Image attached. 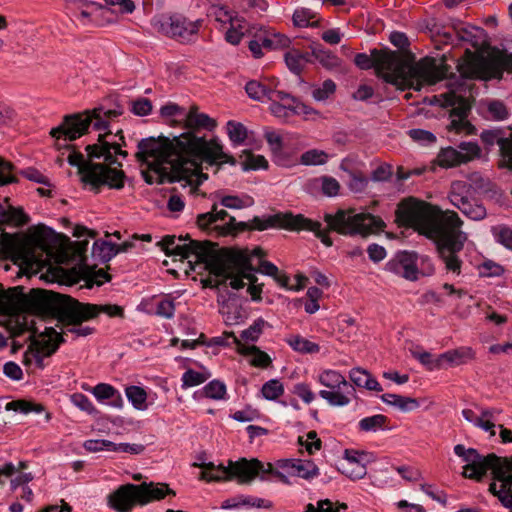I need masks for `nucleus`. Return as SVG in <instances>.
<instances>
[{
    "label": "nucleus",
    "mask_w": 512,
    "mask_h": 512,
    "mask_svg": "<svg viewBox=\"0 0 512 512\" xmlns=\"http://www.w3.org/2000/svg\"><path fill=\"white\" fill-rule=\"evenodd\" d=\"M183 127L187 132L173 139L167 137L147 138L138 143L136 157L139 162L147 165L142 171L148 184L178 181L182 187H189L194 193L199 185L207 179L200 171L203 162L209 164H236V160L223 151L217 138L207 140L194 131L212 130L216 123L205 113H200L193 105L184 113Z\"/></svg>",
    "instance_id": "1"
},
{
    "label": "nucleus",
    "mask_w": 512,
    "mask_h": 512,
    "mask_svg": "<svg viewBox=\"0 0 512 512\" xmlns=\"http://www.w3.org/2000/svg\"><path fill=\"white\" fill-rule=\"evenodd\" d=\"M122 114L121 109L95 108L66 116L61 125L50 131L57 149H68V163L77 167L81 181L95 192L102 187H124L125 175L117 157L125 158L127 152L116 140L119 137L123 142L124 137L121 130L115 134L109 130L110 122Z\"/></svg>",
    "instance_id": "2"
},
{
    "label": "nucleus",
    "mask_w": 512,
    "mask_h": 512,
    "mask_svg": "<svg viewBox=\"0 0 512 512\" xmlns=\"http://www.w3.org/2000/svg\"><path fill=\"white\" fill-rule=\"evenodd\" d=\"M396 216L401 224L413 227L420 234L433 239L446 271L460 275L462 261L458 253L462 251L468 236L461 230L463 221L456 212L441 211L424 201L408 198L398 205Z\"/></svg>",
    "instance_id": "3"
},
{
    "label": "nucleus",
    "mask_w": 512,
    "mask_h": 512,
    "mask_svg": "<svg viewBox=\"0 0 512 512\" xmlns=\"http://www.w3.org/2000/svg\"><path fill=\"white\" fill-rule=\"evenodd\" d=\"M11 302L17 311L28 314H43L54 307L59 308L60 320L64 323L62 334L87 336L93 333V328L81 326L82 322L96 318L100 313L110 317H122V307L115 304L82 303L68 296L45 290H32L29 295L22 292L11 297Z\"/></svg>",
    "instance_id": "4"
},
{
    "label": "nucleus",
    "mask_w": 512,
    "mask_h": 512,
    "mask_svg": "<svg viewBox=\"0 0 512 512\" xmlns=\"http://www.w3.org/2000/svg\"><path fill=\"white\" fill-rule=\"evenodd\" d=\"M355 64L360 69L375 68L379 77L399 89L421 90L424 85H433L447 74L446 65H438L434 59L425 58L417 63L411 62L395 51L376 50L371 55L359 53Z\"/></svg>",
    "instance_id": "5"
},
{
    "label": "nucleus",
    "mask_w": 512,
    "mask_h": 512,
    "mask_svg": "<svg viewBox=\"0 0 512 512\" xmlns=\"http://www.w3.org/2000/svg\"><path fill=\"white\" fill-rule=\"evenodd\" d=\"M264 255L261 248L248 249H222L208 277L203 281L205 286L219 287L229 281V286L235 290L244 287V279L249 282L247 288L252 300L260 301L262 284H257V277L253 274L252 257L261 258Z\"/></svg>",
    "instance_id": "6"
},
{
    "label": "nucleus",
    "mask_w": 512,
    "mask_h": 512,
    "mask_svg": "<svg viewBox=\"0 0 512 512\" xmlns=\"http://www.w3.org/2000/svg\"><path fill=\"white\" fill-rule=\"evenodd\" d=\"M454 453L466 462L462 472L466 478L479 481L491 470L493 481L489 491L505 508L512 509V456L499 457L494 453L483 456L476 449L465 448L462 444L454 447Z\"/></svg>",
    "instance_id": "7"
},
{
    "label": "nucleus",
    "mask_w": 512,
    "mask_h": 512,
    "mask_svg": "<svg viewBox=\"0 0 512 512\" xmlns=\"http://www.w3.org/2000/svg\"><path fill=\"white\" fill-rule=\"evenodd\" d=\"M175 236H165L160 242L168 256H179L180 260L187 259L193 270L200 267L208 273L213 268L221 250L216 249L210 241L191 240L189 236L179 237L176 243Z\"/></svg>",
    "instance_id": "8"
},
{
    "label": "nucleus",
    "mask_w": 512,
    "mask_h": 512,
    "mask_svg": "<svg viewBox=\"0 0 512 512\" xmlns=\"http://www.w3.org/2000/svg\"><path fill=\"white\" fill-rule=\"evenodd\" d=\"M193 465L203 469L201 479L206 481H217L235 477L240 483H249L257 475H262L263 479L264 474L272 471L271 464H268L267 468H265V466L257 459H252L250 461L246 459H241L236 462L230 461L228 467H224L222 465L215 466L212 462L194 463Z\"/></svg>",
    "instance_id": "9"
},
{
    "label": "nucleus",
    "mask_w": 512,
    "mask_h": 512,
    "mask_svg": "<svg viewBox=\"0 0 512 512\" xmlns=\"http://www.w3.org/2000/svg\"><path fill=\"white\" fill-rule=\"evenodd\" d=\"M324 220L329 230L343 235L375 233L385 227L381 218L369 213H355L353 210H338L334 215L326 214Z\"/></svg>",
    "instance_id": "10"
},
{
    "label": "nucleus",
    "mask_w": 512,
    "mask_h": 512,
    "mask_svg": "<svg viewBox=\"0 0 512 512\" xmlns=\"http://www.w3.org/2000/svg\"><path fill=\"white\" fill-rule=\"evenodd\" d=\"M275 225L288 229L312 231L325 246L330 247L333 244L331 238L327 235L326 229L322 227L321 223L312 221L302 215L293 216L291 214H287L266 220L255 217L252 221L251 228L262 231Z\"/></svg>",
    "instance_id": "11"
},
{
    "label": "nucleus",
    "mask_w": 512,
    "mask_h": 512,
    "mask_svg": "<svg viewBox=\"0 0 512 512\" xmlns=\"http://www.w3.org/2000/svg\"><path fill=\"white\" fill-rule=\"evenodd\" d=\"M0 250L11 255L21 254L25 263L37 267L46 264L52 255L51 249L40 236L34 238L32 247H23L16 238L4 234L0 239Z\"/></svg>",
    "instance_id": "12"
},
{
    "label": "nucleus",
    "mask_w": 512,
    "mask_h": 512,
    "mask_svg": "<svg viewBox=\"0 0 512 512\" xmlns=\"http://www.w3.org/2000/svg\"><path fill=\"white\" fill-rule=\"evenodd\" d=\"M512 72V53L497 52L488 57H481L471 63L469 69L461 68L466 77L482 79H500L503 71Z\"/></svg>",
    "instance_id": "13"
},
{
    "label": "nucleus",
    "mask_w": 512,
    "mask_h": 512,
    "mask_svg": "<svg viewBox=\"0 0 512 512\" xmlns=\"http://www.w3.org/2000/svg\"><path fill=\"white\" fill-rule=\"evenodd\" d=\"M462 90L461 85L457 89H450L442 94L441 97L444 99V106L452 107V120L448 126L449 129L456 133L472 134L474 127L466 120L470 104L466 96L462 94Z\"/></svg>",
    "instance_id": "14"
},
{
    "label": "nucleus",
    "mask_w": 512,
    "mask_h": 512,
    "mask_svg": "<svg viewBox=\"0 0 512 512\" xmlns=\"http://www.w3.org/2000/svg\"><path fill=\"white\" fill-rule=\"evenodd\" d=\"M61 342H64L61 334L53 327H45L33 342L35 349L25 353V364L34 363L38 368H43L44 358L51 356Z\"/></svg>",
    "instance_id": "15"
},
{
    "label": "nucleus",
    "mask_w": 512,
    "mask_h": 512,
    "mask_svg": "<svg viewBox=\"0 0 512 512\" xmlns=\"http://www.w3.org/2000/svg\"><path fill=\"white\" fill-rule=\"evenodd\" d=\"M202 20H189L181 14L162 17L154 22L155 28L164 35L187 41L198 33Z\"/></svg>",
    "instance_id": "16"
},
{
    "label": "nucleus",
    "mask_w": 512,
    "mask_h": 512,
    "mask_svg": "<svg viewBox=\"0 0 512 512\" xmlns=\"http://www.w3.org/2000/svg\"><path fill=\"white\" fill-rule=\"evenodd\" d=\"M467 191L468 185L465 182H452L449 193L450 203L471 220L480 221L484 219L487 215L486 208L477 200L464 196Z\"/></svg>",
    "instance_id": "17"
},
{
    "label": "nucleus",
    "mask_w": 512,
    "mask_h": 512,
    "mask_svg": "<svg viewBox=\"0 0 512 512\" xmlns=\"http://www.w3.org/2000/svg\"><path fill=\"white\" fill-rule=\"evenodd\" d=\"M459 149L456 150L452 147L442 149L437 156L438 164L441 167L450 168L467 163L480 155L479 146L473 142H462Z\"/></svg>",
    "instance_id": "18"
},
{
    "label": "nucleus",
    "mask_w": 512,
    "mask_h": 512,
    "mask_svg": "<svg viewBox=\"0 0 512 512\" xmlns=\"http://www.w3.org/2000/svg\"><path fill=\"white\" fill-rule=\"evenodd\" d=\"M280 467L283 472L277 471L275 475L284 483L289 484L288 477H300L311 480L319 475V469L314 462L302 459L283 460Z\"/></svg>",
    "instance_id": "19"
},
{
    "label": "nucleus",
    "mask_w": 512,
    "mask_h": 512,
    "mask_svg": "<svg viewBox=\"0 0 512 512\" xmlns=\"http://www.w3.org/2000/svg\"><path fill=\"white\" fill-rule=\"evenodd\" d=\"M235 218L230 216L225 210L217 209L214 204L212 210L207 213L198 215L197 224L200 228H213L218 231L220 235H227L235 231Z\"/></svg>",
    "instance_id": "20"
},
{
    "label": "nucleus",
    "mask_w": 512,
    "mask_h": 512,
    "mask_svg": "<svg viewBox=\"0 0 512 512\" xmlns=\"http://www.w3.org/2000/svg\"><path fill=\"white\" fill-rule=\"evenodd\" d=\"M386 269L408 280H416L418 277L416 255L409 252L398 253L386 264Z\"/></svg>",
    "instance_id": "21"
},
{
    "label": "nucleus",
    "mask_w": 512,
    "mask_h": 512,
    "mask_svg": "<svg viewBox=\"0 0 512 512\" xmlns=\"http://www.w3.org/2000/svg\"><path fill=\"white\" fill-rule=\"evenodd\" d=\"M138 487L135 484L120 486L109 496L110 506L118 512H130L138 504Z\"/></svg>",
    "instance_id": "22"
},
{
    "label": "nucleus",
    "mask_w": 512,
    "mask_h": 512,
    "mask_svg": "<svg viewBox=\"0 0 512 512\" xmlns=\"http://www.w3.org/2000/svg\"><path fill=\"white\" fill-rule=\"evenodd\" d=\"M326 388L319 391V396L326 400L329 405L335 407L349 405L355 395V389L349 382L348 387L344 386V384H337Z\"/></svg>",
    "instance_id": "23"
},
{
    "label": "nucleus",
    "mask_w": 512,
    "mask_h": 512,
    "mask_svg": "<svg viewBox=\"0 0 512 512\" xmlns=\"http://www.w3.org/2000/svg\"><path fill=\"white\" fill-rule=\"evenodd\" d=\"M71 273L73 274V283L84 281L88 288H91L94 284L100 286L110 280V275L103 269L96 270L95 267L86 264L74 268Z\"/></svg>",
    "instance_id": "24"
},
{
    "label": "nucleus",
    "mask_w": 512,
    "mask_h": 512,
    "mask_svg": "<svg viewBox=\"0 0 512 512\" xmlns=\"http://www.w3.org/2000/svg\"><path fill=\"white\" fill-rule=\"evenodd\" d=\"M368 454L358 451H346L345 462L342 464L343 473L351 479H361L366 473Z\"/></svg>",
    "instance_id": "25"
},
{
    "label": "nucleus",
    "mask_w": 512,
    "mask_h": 512,
    "mask_svg": "<svg viewBox=\"0 0 512 512\" xmlns=\"http://www.w3.org/2000/svg\"><path fill=\"white\" fill-rule=\"evenodd\" d=\"M138 490V504L145 505L152 501H158L163 499L166 495L175 496V491L170 489L167 484L164 483H142L136 485Z\"/></svg>",
    "instance_id": "26"
},
{
    "label": "nucleus",
    "mask_w": 512,
    "mask_h": 512,
    "mask_svg": "<svg viewBox=\"0 0 512 512\" xmlns=\"http://www.w3.org/2000/svg\"><path fill=\"white\" fill-rule=\"evenodd\" d=\"M475 358V352L470 347H460L457 349L449 350L435 360V366L437 368L444 367V364L449 366H459L467 363Z\"/></svg>",
    "instance_id": "27"
},
{
    "label": "nucleus",
    "mask_w": 512,
    "mask_h": 512,
    "mask_svg": "<svg viewBox=\"0 0 512 512\" xmlns=\"http://www.w3.org/2000/svg\"><path fill=\"white\" fill-rule=\"evenodd\" d=\"M270 111L278 118H288L291 115L309 116L315 114L316 111L304 103H271Z\"/></svg>",
    "instance_id": "28"
},
{
    "label": "nucleus",
    "mask_w": 512,
    "mask_h": 512,
    "mask_svg": "<svg viewBox=\"0 0 512 512\" xmlns=\"http://www.w3.org/2000/svg\"><path fill=\"white\" fill-rule=\"evenodd\" d=\"M349 378L351 382L358 387L366 388L367 390L371 391H382V387L378 381L364 369L353 368L349 372Z\"/></svg>",
    "instance_id": "29"
},
{
    "label": "nucleus",
    "mask_w": 512,
    "mask_h": 512,
    "mask_svg": "<svg viewBox=\"0 0 512 512\" xmlns=\"http://www.w3.org/2000/svg\"><path fill=\"white\" fill-rule=\"evenodd\" d=\"M235 343L237 344L238 351L242 354L251 356V364L259 367H266L270 364L271 359L267 353L259 350L254 345H245L235 336H233Z\"/></svg>",
    "instance_id": "30"
},
{
    "label": "nucleus",
    "mask_w": 512,
    "mask_h": 512,
    "mask_svg": "<svg viewBox=\"0 0 512 512\" xmlns=\"http://www.w3.org/2000/svg\"><path fill=\"white\" fill-rule=\"evenodd\" d=\"M289 346L303 354H314L320 351V347L317 343H314L300 335H291L286 339Z\"/></svg>",
    "instance_id": "31"
},
{
    "label": "nucleus",
    "mask_w": 512,
    "mask_h": 512,
    "mask_svg": "<svg viewBox=\"0 0 512 512\" xmlns=\"http://www.w3.org/2000/svg\"><path fill=\"white\" fill-rule=\"evenodd\" d=\"M262 39L263 48L268 50H276L280 48L288 47L290 39L283 34L276 33L274 31H264L263 35H260Z\"/></svg>",
    "instance_id": "32"
},
{
    "label": "nucleus",
    "mask_w": 512,
    "mask_h": 512,
    "mask_svg": "<svg viewBox=\"0 0 512 512\" xmlns=\"http://www.w3.org/2000/svg\"><path fill=\"white\" fill-rule=\"evenodd\" d=\"M240 164L244 171L266 169L268 162L262 155H255L248 150H244L240 155Z\"/></svg>",
    "instance_id": "33"
},
{
    "label": "nucleus",
    "mask_w": 512,
    "mask_h": 512,
    "mask_svg": "<svg viewBox=\"0 0 512 512\" xmlns=\"http://www.w3.org/2000/svg\"><path fill=\"white\" fill-rule=\"evenodd\" d=\"M125 394L135 409L145 411L148 408L147 393L142 387L135 385L128 386L125 389Z\"/></svg>",
    "instance_id": "34"
},
{
    "label": "nucleus",
    "mask_w": 512,
    "mask_h": 512,
    "mask_svg": "<svg viewBox=\"0 0 512 512\" xmlns=\"http://www.w3.org/2000/svg\"><path fill=\"white\" fill-rule=\"evenodd\" d=\"M388 418L382 414L365 417L358 423V427L362 432H377L386 428Z\"/></svg>",
    "instance_id": "35"
},
{
    "label": "nucleus",
    "mask_w": 512,
    "mask_h": 512,
    "mask_svg": "<svg viewBox=\"0 0 512 512\" xmlns=\"http://www.w3.org/2000/svg\"><path fill=\"white\" fill-rule=\"evenodd\" d=\"M496 143L500 148V167L512 171V133L508 137L498 138Z\"/></svg>",
    "instance_id": "36"
},
{
    "label": "nucleus",
    "mask_w": 512,
    "mask_h": 512,
    "mask_svg": "<svg viewBox=\"0 0 512 512\" xmlns=\"http://www.w3.org/2000/svg\"><path fill=\"white\" fill-rule=\"evenodd\" d=\"M308 61V55L298 50H290L285 54L286 65L295 74H300Z\"/></svg>",
    "instance_id": "37"
},
{
    "label": "nucleus",
    "mask_w": 512,
    "mask_h": 512,
    "mask_svg": "<svg viewBox=\"0 0 512 512\" xmlns=\"http://www.w3.org/2000/svg\"><path fill=\"white\" fill-rule=\"evenodd\" d=\"M227 134L230 141L235 146H238L243 144L247 139L248 130L242 123L230 120L227 123Z\"/></svg>",
    "instance_id": "38"
},
{
    "label": "nucleus",
    "mask_w": 512,
    "mask_h": 512,
    "mask_svg": "<svg viewBox=\"0 0 512 512\" xmlns=\"http://www.w3.org/2000/svg\"><path fill=\"white\" fill-rule=\"evenodd\" d=\"M317 380L324 387L337 384H344V386L348 387L346 378L339 371L333 369H326L320 372L317 376Z\"/></svg>",
    "instance_id": "39"
},
{
    "label": "nucleus",
    "mask_w": 512,
    "mask_h": 512,
    "mask_svg": "<svg viewBox=\"0 0 512 512\" xmlns=\"http://www.w3.org/2000/svg\"><path fill=\"white\" fill-rule=\"evenodd\" d=\"M245 32L246 25L244 21L235 19L230 23V27L225 33V40L232 45H237L242 40Z\"/></svg>",
    "instance_id": "40"
},
{
    "label": "nucleus",
    "mask_w": 512,
    "mask_h": 512,
    "mask_svg": "<svg viewBox=\"0 0 512 512\" xmlns=\"http://www.w3.org/2000/svg\"><path fill=\"white\" fill-rule=\"evenodd\" d=\"M460 40L471 43L472 46L477 47L480 44V38L483 30L476 26L467 25L457 30Z\"/></svg>",
    "instance_id": "41"
},
{
    "label": "nucleus",
    "mask_w": 512,
    "mask_h": 512,
    "mask_svg": "<svg viewBox=\"0 0 512 512\" xmlns=\"http://www.w3.org/2000/svg\"><path fill=\"white\" fill-rule=\"evenodd\" d=\"M245 90L248 96L257 101L268 100L270 89L258 81H250L246 84Z\"/></svg>",
    "instance_id": "42"
},
{
    "label": "nucleus",
    "mask_w": 512,
    "mask_h": 512,
    "mask_svg": "<svg viewBox=\"0 0 512 512\" xmlns=\"http://www.w3.org/2000/svg\"><path fill=\"white\" fill-rule=\"evenodd\" d=\"M340 509H347L345 503H334L329 499L320 500L317 505L308 504L304 512H339Z\"/></svg>",
    "instance_id": "43"
},
{
    "label": "nucleus",
    "mask_w": 512,
    "mask_h": 512,
    "mask_svg": "<svg viewBox=\"0 0 512 512\" xmlns=\"http://www.w3.org/2000/svg\"><path fill=\"white\" fill-rule=\"evenodd\" d=\"M93 253H97L103 262H108L117 255L116 244L96 241L93 245Z\"/></svg>",
    "instance_id": "44"
},
{
    "label": "nucleus",
    "mask_w": 512,
    "mask_h": 512,
    "mask_svg": "<svg viewBox=\"0 0 512 512\" xmlns=\"http://www.w3.org/2000/svg\"><path fill=\"white\" fill-rule=\"evenodd\" d=\"M261 392L265 399L276 400L284 393V387L280 381L272 379L262 386Z\"/></svg>",
    "instance_id": "45"
},
{
    "label": "nucleus",
    "mask_w": 512,
    "mask_h": 512,
    "mask_svg": "<svg viewBox=\"0 0 512 512\" xmlns=\"http://www.w3.org/2000/svg\"><path fill=\"white\" fill-rule=\"evenodd\" d=\"M328 155L317 149H311L301 155V163L304 165H322L326 163Z\"/></svg>",
    "instance_id": "46"
},
{
    "label": "nucleus",
    "mask_w": 512,
    "mask_h": 512,
    "mask_svg": "<svg viewBox=\"0 0 512 512\" xmlns=\"http://www.w3.org/2000/svg\"><path fill=\"white\" fill-rule=\"evenodd\" d=\"M92 393L100 401L105 400V399H112L115 396L121 401V396H120L119 392L113 386H111L109 384H105V383L97 384L93 388Z\"/></svg>",
    "instance_id": "47"
},
{
    "label": "nucleus",
    "mask_w": 512,
    "mask_h": 512,
    "mask_svg": "<svg viewBox=\"0 0 512 512\" xmlns=\"http://www.w3.org/2000/svg\"><path fill=\"white\" fill-rule=\"evenodd\" d=\"M3 221L13 223L17 226L24 225L28 222L27 215L20 208L10 207L2 214Z\"/></svg>",
    "instance_id": "48"
},
{
    "label": "nucleus",
    "mask_w": 512,
    "mask_h": 512,
    "mask_svg": "<svg viewBox=\"0 0 512 512\" xmlns=\"http://www.w3.org/2000/svg\"><path fill=\"white\" fill-rule=\"evenodd\" d=\"M204 394L211 399H223L226 394V386L220 381H211L204 387Z\"/></svg>",
    "instance_id": "49"
},
{
    "label": "nucleus",
    "mask_w": 512,
    "mask_h": 512,
    "mask_svg": "<svg viewBox=\"0 0 512 512\" xmlns=\"http://www.w3.org/2000/svg\"><path fill=\"white\" fill-rule=\"evenodd\" d=\"M206 379L207 377L203 373L189 369L182 376V387L197 386L204 383Z\"/></svg>",
    "instance_id": "50"
},
{
    "label": "nucleus",
    "mask_w": 512,
    "mask_h": 512,
    "mask_svg": "<svg viewBox=\"0 0 512 512\" xmlns=\"http://www.w3.org/2000/svg\"><path fill=\"white\" fill-rule=\"evenodd\" d=\"M83 447L88 452L112 451L113 442L105 439H89L83 443Z\"/></svg>",
    "instance_id": "51"
},
{
    "label": "nucleus",
    "mask_w": 512,
    "mask_h": 512,
    "mask_svg": "<svg viewBox=\"0 0 512 512\" xmlns=\"http://www.w3.org/2000/svg\"><path fill=\"white\" fill-rule=\"evenodd\" d=\"M336 85L332 80H325L321 87L313 90L312 96L317 101H324L335 92Z\"/></svg>",
    "instance_id": "52"
},
{
    "label": "nucleus",
    "mask_w": 512,
    "mask_h": 512,
    "mask_svg": "<svg viewBox=\"0 0 512 512\" xmlns=\"http://www.w3.org/2000/svg\"><path fill=\"white\" fill-rule=\"evenodd\" d=\"M493 234L498 242L506 246L507 248L512 249V229L499 225L493 228Z\"/></svg>",
    "instance_id": "53"
},
{
    "label": "nucleus",
    "mask_w": 512,
    "mask_h": 512,
    "mask_svg": "<svg viewBox=\"0 0 512 512\" xmlns=\"http://www.w3.org/2000/svg\"><path fill=\"white\" fill-rule=\"evenodd\" d=\"M70 400L73 403V405H75L82 411H85L89 414H93L96 412L94 405L89 400V398L84 394L74 393L73 395H71Z\"/></svg>",
    "instance_id": "54"
},
{
    "label": "nucleus",
    "mask_w": 512,
    "mask_h": 512,
    "mask_svg": "<svg viewBox=\"0 0 512 512\" xmlns=\"http://www.w3.org/2000/svg\"><path fill=\"white\" fill-rule=\"evenodd\" d=\"M265 139L274 154L281 153L283 150V139L281 135L272 130L265 131Z\"/></svg>",
    "instance_id": "55"
},
{
    "label": "nucleus",
    "mask_w": 512,
    "mask_h": 512,
    "mask_svg": "<svg viewBox=\"0 0 512 512\" xmlns=\"http://www.w3.org/2000/svg\"><path fill=\"white\" fill-rule=\"evenodd\" d=\"M293 393L301 398L306 404H310L315 399V394L306 383H297L293 387Z\"/></svg>",
    "instance_id": "56"
},
{
    "label": "nucleus",
    "mask_w": 512,
    "mask_h": 512,
    "mask_svg": "<svg viewBox=\"0 0 512 512\" xmlns=\"http://www.w3.org/2000/svg\"><path fill=\"white\" fill-rule=\"evenodd\" d=\"M145 447L142 444L139 443H119L116 444L113 442L112 451L113 452H123V453H129L132 455H138L141 454L144 451Z\"/></svg>",
    "instance_id": "57"
},
{
    "label": "nucleus",
    "mask_w": 512,
    "mask_h": 512,
    "mask_svg": "<svg viewBox=\"0 0 512 512\" xmlns=\"http://www.w3.org/2000/svg\"><path fill=\"white\" fill-rule=\"evenodd\" d=\"M152 110V104L150 100L146 98H139L131 102V111L138 116H146Z\"/></svg>",
    "instance_id": "58"
},
{
    "label": "nucleus",
    "mask_w": 512,
    "mask_h": 512,
    "mask_svg": "<svg viewBox=\"0 0 512 512\" xmlns=\"http://www.w3.org/2000/svg\"><path fill=\"white\" fill-rule=\"evenodd\" d=\"M396 471L402 476L403 479L409 482H418L423 479L422 473L413 467L398 466Z\"/></svg>",
    "instance_id": "59"
},
{
    "label": "nucleus",
    "mask_w": 512,
    "mask_h": 512,
    "mask_svg": "<svg viewBox=\"0 0 512 512\" xmlns=\"http://www.w3.org/2000/svg\"><path fill=\"white\" fill-rule=\"evenodd\" d=\"M6 410H13L24 414H27L31 411H40V409H36L32 403L25 400H16L7 403Z\"/></svg>",
    "instance_id": "60"
},
{
    "label": "nucleus",
    "mask_w": 512,
    "mask_h": 512,
    "mask_svg": "<svg viewBox=\"0 0 512 512\" xmlns=\"http://www.w3.org/2000/svg\"><path fill=\"white\" fill-rule=\"evenodd\" d=\"M394 406L399 408L401 411L409 412L416 410L420 404L415 398L399 395Z\"/></svg>",
    "instance_id": "61"
},
{
    "label": "nucleus",
    "mask_w": 512,
    "mask_h": 512,
    "mask_svg": "<svg viewBox=\"0 0 512 512\" xmlns=\"http://www.w3.org/2000/svg\"><path fill=\"white\" fill-rule=\"evenodd\" d=\"M409 135L413 140L422 144H431L436 141L433 133L422 129H412L409 131Z\"/></svg>",
    "instance_id": "62"
},
{
    "label": "nucleus",
    "mask_w": 512,
    "mask_h": 512,
    "mask_svg": "<svg viewBox=\"0 0 512 512\" xmlns=\"http://www.w3.org/2000/svg\"><path fill=\"white\" fill-rule=\"evenodd\" d=\"M263 325H264L263 320H258L256 322H254L253 325H251L248 329H246L242 332V334H241L242 339L247 340V341H252V342L256 341L262 332Z\"/></svg>",
    "instance_id": "63"
},
{
    "label": "nucleus",
    "mask_w": 512,
    "mask_h": 512,
    "mask_svg": "<svg viewBox=\"0 0 512 512\" xmlns=\"http://www.w3.org/2000/svg\"><path fill=\"white\" fill-rule=\"evenodd\" d=\"M340 189L339 182L333 177L322 178V191L327 196H335L338 194Z\"/></svg>",
    "instance_id": "64"
}]
</instances>
